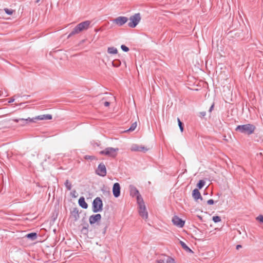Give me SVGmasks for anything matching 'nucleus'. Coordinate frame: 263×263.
Returning a JSON list of instances; mask_svg holds the SVG:
<instances>
[{"mask_svg":"<svg viewBox=\"0 0 263 263\" xmlns=\"http://www.w3.org/2000/svg\"><path fill=\"white\" fill-rule=\"evenodd\" d=\"M256 127L252 124H247L242 125H237L235 128V130L237 132L245 134L248 135H251L254 133Z\"/></svg>","mask_w":263,"mask_h":263,"instance_id":"f257e3e1","label":"nucleus"},{"mask_svg":"<svg viewBox=\"0 0 263 263\" xmlns=\"http://www.w3.org/2000/svg\"><path fill=\"white\" fill-rule=\"evenodd\" d=\"M90 24V22L89 21H86L77 25L72 30L71 32L69 33L68 37L69 38L75 34L80 33L83 30H86L89 28Z\"/></svg>","mask_w":263,"mask_h":263,"instance_id":"f03ea898","label":"nucleus"},{"mask_svg":"<svg viewBox=\"0 0 263 263\" xmlns=\"http://www.w3.org/2000/svg\"><path fill=\"white\" fill-rule=\"evenodd\" d=\"M137 202L139 205V214L143 219H147L148 218V213L146 211L145 205L143 199L139 195H137Z\"/></svg>","mask_w":263,"mask_h":263,"instance_id":"7ed1b4c3","label":"nucleus"},{"mask_svg":"<svg viewBox=\"0 0 263 263\" xmlns=\"http://www.w3.org/2000/svg\"><path fill=\"white\" fill-rule=\"evenodd\" d=\"M118 150V148L108 147L101 151L100 154L101 155H105L108 157H115L117 156Z\"/></svg>","mask_w":263,"mask_h":263,"instance_id":"20e7f679","label":"nucleus"},{"mask_svg":"<svg viewBox=\"0 0 263 263\" xmlns=\"http://www.w3.org/2000/svg\"><path fill=\"white\" fill-rule=\"evenodd\" d=\"M102 201L100 197L95 198L92 203V211L96 213L102 211Z\"/></svg>","mask_w":263,"mask_h":263,"instance_id":"39448f33","label":"nucleus"},{"mask_svg":"<svg viewBox=\"0 0 263 263\" xmlns=\"http://www.w3.org/2000/svg\"><path fill=\"white\" fill-rule=\"evenodd\" d=\"M141 19L140 13H136L130 17V22L127 25L131 28H134L138 24Z\"/></svg>","mask_w":263,"mask_h":263,"instance_id":"423d86ee","label":"nucleus"},{"mask_svg":"<svg viewBox=\"0 0 263 263\" xmlns=\"http://www.w3.org/2000/svg\"><path fill=\"white\" fill-rule=\"evenodd\" d=\"M128 20V18L125 16H119L117 18H114L112 22L119 26L123 25L125 24Z\"/></svg>","mask_w":263,"mask_h":263,"instance_id":"0eeeda50","label":"nucleus"},{"mask_svg":"<svg viewBox=\"0 0 263 263\" xmlns=\"http://www.w3.org/2000/svg\"><path fill=\"white\" fill-rule=\"evenodd\" d=\"M97 174L101 177H105L106 175V168L105 165L103 163H100L96 170Z\"/></svg>","mask_w":263,"mask_h":263,"instance_id":"6e6552de","label":"nucleus"},{"mask_svg":"<svg viewBox=\"0 0 263 263\" xmlns=\"http://www.w3.org/2000/svg\"><path fill=\"white\" fill-rule=\"evenodd\" d=\"M174 224L179 228H182L184 226L185 222L177 216H174L172 219Z\"/></svg>","mask_w":263,"mask_h":263,"instance_id":"1a4fd4ad","label":"nucleus"},{"mask_svg":"<svg viewBox=\"0 0 263 263\" xmlns=\"http://www.w3.org/2000/svg\"><path fill=\"white\" fill-rule=\"evenodd\" d=\"M112 193L115 197L118 198L120 196V186L119 183L116 182L114 184Z\"/></svg>","mask_w":263,"mask_h":263,"instance_id":"9d476101","label":"nucleus"},{"mask_svg":"<svg viewBox=\"0 0 263 263\" xmlns=\"http://www.w3.org/2000/svg\"><path fill=\"white\" fill-rule=\"evenodd\" d=\"M101 218V216L100 214L93 215L92 216H89V222L90 224H93L96 222H98L100 221Z\"/></svg>","mask_w":263,"mask_h":263,"instance_id":"9b49d317","label":"nucleus"},{"mask_svg":"<svg viewBox=\"0 0 263 263\" xmlns=\"http://www.w3.org/2000/svg\"><path fill=\"white\" fill-rule=\"evenodd\" d=\"M52 119V116L50 114H44L43 115H39L33 118L35 120H50Z\"/></svg>","mask_w":263,"mask_h":263,"instance_id":"f8f14e48","label":"nucleus"},{"mask_svg":"<svg viewBox=\"0 0 263 263\" xmlns=\"http://www.w3.org/2000/svg\"><path fill=\"white\" fill-rule=\"evenodd\" d=\"M14 121L15 122H19L20 121L21 122V125H25L27 124L29 122H34L33 118L31 119L30 118H28L27 119H15Z\"/></svg>","mask_w":263,"mask_h":263,"instance_id":"ddd939ff","label":"nucleus"},{"mask_svg":"<svg viewBox=\"0 0 263 263\" xmlns=\"http://www.w3.org/2000/svg\"><path fill=\"white\" fill-rule=\"evenodd\" d=\"M192 195L194 200H197L199 199L202 200V197L201 196L200 193L197 189H195L193 191Z\"/></svg>","mask_w":263,"mask_h":263,"instance_id":"4468645a","label":"nucleus"},{"mask_svg":"<svg viewBox=\"0 0 263 263\" xmlns=\"http://www.w3.org/2000/svg\"><path fill=\"white\" fill-rule=\"evenodd\" d=\"M78 204L84 209H86L88 208V204L85 201L83 197H81L80 199L78 200Z\"/></svg>","mask_w":263,"mask_h":263,"instance_id":"2eb2a0df","label":"nucleus"},{"mask_svg":"<svg viewBox=\"0 0 263 263\" xmlns=\"http://www.w3.org/2000/svg\"><path fill=\"white\" fill-rule=\"evenodd\" d=\"M179 243L180 244V245L181 246L182 249L183 250H184L185 251H186L187 252H190V253H193V251L187 247V245H186V244L183 242L181 240H180L179 241Z\"/></svg>","mask_w":263,"mask_h":263,"instance_id":"dca6fc26","label":"nucleus"},{"mask_svg":"<svg viewBox=\"0 0 263 263\" xmlns=\"http://www.w3.org/2000/svg\"><path fill=\"white\" fill-rule=\"evenodd\" d=\"M26 237L32 240H34L37 238V234L35 233H28L26 235Z\"/></svg>","mask_w":263,"mask_h":263,"instance_id":"f3484780","label":"nucleus"},{"mask_svg":"<svg viewBox=\"0 0 263 263\" xmlns=\"http://www.w3.org/2000/svg\"><path fill=\"white\" fill-rule=\"evenodd\" d=\"M107 52L111 54H116L118 53V50L115 47H108Z\"/></svg>","mask_w":263,"mask_h":263,"instance_id":"a211bd4d","label":"nucleus"},{"mask_svg":"<svg viewBox=\"0 0 263 263\" xmlns=\"http://www.w3.org/2000/svg\"><path fill=\"white\" fill-rule=\"evenodd\" d=\"M166 260V256L164 255H162L159 259H158L156 261L157 263H164V261Z\"/></svg>","mask_w":263,"mask_h":263,"instance_id":"6ab92c4d","label":"nucleus"},{"mask_svg":"<svg viewBox=\"0 0 263 263\" xmlns=\"http://www.w3.org/2000/svg\"><path fill=\"white\" fill-rule=\"evenodd\" d=\"M112 66L115 67H118L120 66V64H121V62L119 60H114L112 62Z\"/></svg>","mask_w":263,"mask_h":263,"instance_id":"aec40b11","label":"nucleus"},{"mask_svg":"<svg viewBox=\"0 0 263 263\" xmlns=\"http://www.w3.org/2000/svg\"><path fill=\"white\" fill-rule=\"evenodd\" d=\"M64 185L68 190L69 191L71 190L72 187L71 183L68 179L66 180L65 182H64Z\"/></svg>","mask_w":263,"mask_h":263,"instance_id":"412c9836","label":"nucleus"},{"mask_svg":"<svg viewBox=\"0 0 263 263\" xmlns=\"http://www.w3.org/2000/svg\"><path fill=\"white\" fill-rule=\"evenodd\" d=\"M139 147L140 146H139L137 144H133L131 146V151H138L139 152Z\"/></svg>","mask_w":263,"mask_h":263,"instance_id":"4be33fe9","label":"nucleus"},{"mask_svg":"<svg viewBox=\"0 0 263 263\" xmlns=\"http://www.w3.org/2000/svg\"><path fill=\"white\" fill-rule=\"evenodd\" d=\"M137 127V123H133L130 126V128L127 130V132H133L136 129Z\"/></svg>","mask_w":263,"mask_h":263,"instance_id":"5701e85b","label":"nucleus"},{"mask_svg":"<svg viewBox=\"0 0 263 263\" xmlns=\"http://www.w3.org/2000/svg\"><path fill=\"white\" fill-rule=\"evenodd\" d=\"M212 220L214 222H219L221 221V219L219 216H214L212 217Z\"/></svg>","mask_w":263,"mask_h":263,"instance_id":"b1692460","label":"nucleus"},{"mask_svg":"<svg viewBox=\"0 0 263 263\" xmlns=\"http://www.w3.org/2000/svg\"><path fill=\"white\" fill-rule=\"evenodd\" d=\"M166 263H175L174 259L170 256H166Z\"/></svg>","mask_w":263,"mask_h":263,"instance_id":"393cba45","label":"nucleus"},{"mask_svg":"<svg viewBox=\"0 0 263 263\" xmlns=\"http://www.w3.org/2000/svg\"><path fill=\"white\" fill-rule=\"evenodd\" d=\"M204 184H205V182L202 180H199V181L198 182V183L197 184V187H198V189H201L204 186Z\"/></svg>","mask_w":263,"mask_h":263,"instance_id":"a878e982","label":"nucleus"},{"mask_svg":"<svg viewBox=\"0 0 263 263\" xmlns=\"http://www.w3.org/2000/svg\"><path fill=\"white\" fill-rule=\"evenodd\" d=\"M72 214L74 216L76 220L79 218L78 211L77 209H74L73 211H72Z\"/></svg>","mask_w":263,"mask_h":263,"instance_id":"bb28decb","label":"nucleus"},{"mask_svg":"<svg viewBox=\"0 0 263 263\" xmlns=\"http://www.w3.org/2000/svg\"><path fill=\"white\" fill-rule=\"evenodd\" d=\"M4 11H5L6 14H8L9 15H11L13 13V10L9 9L8 8H4Z\"/></svg>","mask_w":263,"mask_h":263,"instance_id":"cd10ccee","label":"nucleus"},{"mask_svg":"<svg viewBox=\"0 0 263 263\" xmlns=\"http://www.w3.org/2000/svg\"><path fill=\"white\" fill-rule=\"evenodd\" d=\"M178 125L179 126L180 131H181V132H182L183 130V125H182V122H181V121L180 120V119L179 118H178Z\"/></svg>","mask_w":263,"mask_h":263,"instance_id":"c85d7f7f","label":"nucleus"},{"mask_svg":"<svg viewBox=\"0 0 263 263\" xmlns=\"http://www.w3.org/2000/svg\"><path fill=\"white\" fill-rule=\"evenodd\" d=\"M121 48L122 50H123L124 52H127L129 50V49L128 47L125 46L124 45H122L121 46Z\"/></svg>","mask_w":263,"mask_h":263,"instance_id":"c756f323","label":"nucleus"},{"mask_svg":"<svg viewBox=\"0 0 263 263\" xmlns=\"http://www.w3.org/2000/svg\"><path fill=\"white\" fill-rule=\"evenodd\" d=\"M130 189H131L132 192H135V194H139V192L136 187H135L133 186H130Z\"/></svg>","mask_w":263,"mask_h":263,"instance_id":"7c9ffc66","label":"nucleus"},{"mask_svg":"<svg viewBox=\"0 0 263 263\" xmlns=\"http://www.w3.org/2000/svg\"><path fill=\"white\" fill-rule=\"evenodd\" d=\"M148 149L146 147L143 146H140L139 147V152H145L146 151H147Z\"/></svg>","mask_w":263,"mask_h":263,"instance_id":"2f4dec72","label":"nucleus"},{"mask_svg":"<svg viewBox=\"0 0 263 263\" xmlns=\"http://www.w3.org/2000/svg\"><path fill=\"white\" fill-rule=\"evenodd\" d=\"M256 219H257V220L263 223V215H259Z\"/></svg>","mask_w":263,"mask_h":263,"instance_id":"473e14b6","label":"nucleus"},{"mask_svg":"<svg viewBox=\"0 0 263 263\" xmlns=\"http://www.w3.org/2000/svg\"><path fill=\"white\" fill-rule=\"evenodd\" d=\"M85 159L87 160H93L94 159V157L92 156L86 155L85 156Z\"/></svg>","mask_w":263,"mask_h":263,"instance_id":"72a5a7b5","label":"nucleus"},{"mask_svg":"<svg viewBox=\"0 0 263 263\" xmlns=\"http://www.w3.org/2000/svg\"><path fill=\"white\" fill-rule=\"evenodd\" d=\"M207 204L209 205H212L214 203V201L213 199H209L207 201Z\"/></svg>","mask_w":263,"mask_h":263,"instance_id":"f704fd0d","label":"nucleus"},{"mask_svg":"<svg viewBox=\"0 0 263 263\" xmlns=\"http://www.w3.org/2000/svg\"><path fill=\"white\" fill-rule=\"evenodd\" d=\"M14 101V98H10V100L9 101H8V103H11L12 102H13Z\"/></svg>","mask_w":263,"mask_h":263,"instance_id":"c9c22d12","label":"nucleus"},{"mask_svg":"<svg viewBox=\"0 0 263 263\" xmlns=\"http://www.w3.org/2000/svg\"><path fill=\"white\" fill-rule=\"evenodd\" d=\"M104 105L106 106V107H108L109 105V102H107V101H105L104 103Z\"/></svg>","mask_w":263,"mask_h":263,"instance_id":"e433bc0d","label":"nucleus"},{"mask_svg":"<svg viewBox=\"0 0 263 263\" xmlns=\"http://www.w3.org/2000/svg\"><path fill=\"white\" fill-rule=\"evenodd\" d=\"M200 114L201 116H205V111H203V112H200Z\"/></svg>","mask_w":263,"mask_h":263,"instance_id":"4c0bfd02","label":"nucleus"},{"mask_svg":"<svg viewBox=\"0 0 263 263\" xmlns=\"http://www.w3.org/2000/svg\"><path fill=\"white\" fill-rule=\"evenodd\" d=\"M213 107H214V104H213L211 105V106L210 108L209 109V111H210V112H211V111H212V109H213Z\"/></svg>","mask_w":263,"mask_h":263,"instance_id":"58836bf2","label":"nucleus"},{"mask_svg":"<svg viewBox=\"0 0 263 263\" xmlns=\"http://www.w3.org/2000/svg\"><path fill=\"white\" fill-rule=\"evenodd\" d=\"M241 248V246L240 245H237L236 246V249L237 250H239Z\"/></svg>","mask_w":263,"mask_h":263,"instance_id":"ea45409f","label":"nucleus"},{"mask_svg":"<svg viewBox=\"0 0 263 263\" xmlns=\"http://www.w3.org/2000/svg\"><path fill=\"white\" fill-rule=\"evenodd\" d=\"M106 229H107V226H106V227L104 228V231H103V234H105L106 233Z\"/></svg>","mask_w":263,"mask_h":263,"instance_id":"a19ab883","label":"nucleus"},{"mask_svg":"<svg viewBox=\"0 0 263 263\" xmlns=\"http://www.w3.org/2000/svg\"><path fill=\"white\" fill-rule=\"evenodd\" d=\"M40 0H36V2H35V3H38L40 2Z\"/></svg>","mask_w":263,"mask_h":263,"instance_id":"79ce46f5","label":"nucleus"}]
</instances>
